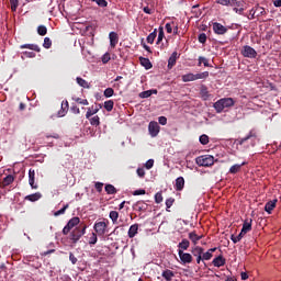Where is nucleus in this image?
<instances>
[{
	"label": "nucleus",
	"mask_w": 281,
	"mask_h": 281,
	"mask_svg": "<svg viewBox=\"0 0 281 281\" xmlns=\"http://www.w3.org/2000/svg\"><path fill=\"white\" fill-rule=\"evenodd\" d=\"M235 104L234 99L233 98H222L220 100H217L213 106L216 111V113L221 114L223 113L224 109H229L233 108Z\"/></svg>",
	"instance_id": "obj_1"
},
{
	"label": "nucleus",
	"mask_w": 281,
	"mask_h": 281,
	"mask_svg": "<svg viewBox=\"0 0 281 281\" xmlns=\"http://www.w3.org/2000/svg\"><path fill=\"white\" fill-rule=\"evenodd\" d=\"M259 138H258V132H256V130H250L249 133L247 134V136L243 137V138H237L236 143L239 146L245 145L246 143L250 142V146L255 147L256 144L258 143Z\"/></svg>",
	"instance_id": "obj_2"
},
{
	"label": "nucleus",
	"mask_w": 281,
	"mask_h": 281,
	"mask_svg": "<svg viewBox=\"0 0 281 281\" xmlns=\"http://www.w3.org/2000/svg\"><path fill=\"white\" fill-rule=\"evenodd\" d=\"M214 156L212 155H201L199 157L195 158V164L199 167H212L214 166Z\"/></svg>",
	"instance_id": "obj_3"
},
{
	"label": "nucleus",
	"mask_w": 281,
	"mask_h": 281,
	"mask_svg": "<svg viewBox=\"0 0 281 281\" xmlns=\"http://www.w3.org/2000/svg\"><path fill=\"white\" fill-rule=\"evenodd\" d=\"M109 220L98 221L93 225V229L98 236H104L108 233Z\"/></svg>",
	"instance_id": "obj_4"
},
{
	"label": "nucleus",
	"mask_w": 281,
	"mask_h": 281,
	"mask_svg": "<svg viewBox=\"0 0 281 281\" xmlns=\"http://www.w3.org/2000/svg\"><path fill=\"white\" fill-rule=\"evenodd\" d=\"M80 224V217H71L63 228V235L67 236L76 226Z\"/></svg>",
	"instance_id": "obj_5"
},
{
	"label": "nucleus",
	"mask_w": 281,
	"mask_h": 281,
	"mask_svg": "<svg viewBox=\"0 0 281 281\" xmlns=\"http://www.w3.org/2000/svg\"><path fill=\"white\" fill-rule=\"evenodd\" d=\"M241 55L245 58L256 59V57H258V52H256V49L254 47L246 45L241 49Z\"/></svg>",
	"instance_id": "obj_6"
},
{
	"label": "nucleus",
	"mask_w": 281,
	"mask_h": 281,
	"mask_svg": "<svg viewBox=\"0 0 281 281\" xmlns=\"http://www.w3.org/2000/svg\"><path fill=\"white\" fill-rule=\"evenodd\" d=\"M148 132H149V135L155 138L159 135L160 133V125L158 122L156 121H150L149 124H148Z\"/></svg>",
	"instance_id": "obj_7"
},
{
	"label": "nucleus",
	"mask_w": 281,
	"mask_h": 281,
	"mask_svg": "<svg viewBox=\"0 0 281 281\" xmlns=\"http://www.w3.org/2000/svg\"><path fill=\"white\" fill-rule=\"evenodd\" d=\"M178 255L181 263L189 265L193 262V256L190 252H186L183 250H178Z\"/></svg>",
	"instance_id": "obj_8"
},
{
	"label": "nucleus",
	"mask_w": 281,
	"mask_h": 281,
	"mask_svg": "<svg viewBox=\"0 0 281 281\" xmlns=\"http://www.w3.org/2000/svg\"><path fill=\"white\" fill-rule=\"evenodd\" d=\"M191 252L194 257H196V263L200 265L203 260L204 248L201 246H193Z\"/></svg>",
	"instance_id": "obj_9"
},
{
	"label": "nucleus",
	"mask_w": 281,
	"mask_h": 281,
	"mask_svg": "<svg viewBox=\"0 0 281 281\" xmlns=\"http://www.w3.org/2000/svg\"><path fill=\"white\" fill-rule=\"evenodd\" d=\"M227 26L218 23V22H214L213 23V32L216 34V35H225L227 34Z\"/></svg>",
	"instance_id": "obj_10"
},
{
	"label": "nucleus",
	"mask_w": 281,
	"mask_h": 281,
	"mask_svg": "<svg viewBox=\"0 0 281 281\" xmlns=\"http://www.w3.org/2000/svg\"><path fill=\"white\" fill-rule=\"evenodd\" d=\"M101 108H102V104H95V105H92L91 108H87L86 119L90 120V117L94 116L100 112Z\"/></svg>",
	"instance_id": "obj_11"
},
{
	"label": "nucleus",
	"mask_w": 281,
	"mask_h": 281,
	"mask_svg": "<svg viewBox=\"0 0 281 281\" xmlns=\"http://www.w3.org/2000/svg\"><path fill=\"white\" fill-rule=\"evenodd\" d=\"M216 4H220L222 7L240 8V1L238 0H216Z\"/></svg>",
	"instance_id": "obj_12"
},
{
	"label": "nucleus",
	"mask_w": 281,
	"mask_h": 281,
	"mask_svg": "<svg viewBox=\"0 0 281 281\" xmlns=\"http://www.w3.org/2000/svg\"><path fill=\"white\" fill-rule=\"evenodd\" d=\"M81 238L80 227H75L69 235V239L72 244H77Z\"/></svg>",
	"instance_id": "obj_13"
},
{
	"label": "nucleus",
	"mask_w": 281,
	"mask_h": 281,
	"mask_svg": "<svg viewBox=\"0 0 281 281\" xmlns=\"http://www.w3.org/2000/svg\"><path fill=\"white\" fill-rule=\"evenodd\" d=\"M29 184H30L31 189H33V190L38 189V184L35 183V169H33V168L29 169Z\"/></svg>",
	"instance_id": "obj_14"
},
{
	"label": "nucleus",
	"mask_w": 281,
	"mask_h": 281,
	"mask_svg": "<svg viewBox=\"0 0 281 281\" xmlns=\"http://www.w3.org/2000/svg\"><path fill=\"white\" fill-rule=\"evenodd\" d=\"M109 40L111 48H115L120 42V36L116 32H110Z\"/></svg>",
	"instance_id": "obj_15"
},
{
	"label": "nucleus",
	"mask_w": 281,
	"mask_h": 281,
	"mask_svg": "<svg viewBox=\"0 0 281 281\" xmlns=\"http://www.w3.org/2000/svg\"><path fill=\"white\" fill-rule=\"evenodd\" d=\"M133 209L137 212H146L148 210V204L140 200L134 203Z\"/></svg>",
	"instance_id": "obj_16"
},
{
	"label": "nucleus",
	"mask_w": 281,
	"mask_h": 281,
	"mask_svg": "<svg viewBox=\"0 0 281 281\" xmlns=\"http://www.w3.org/2000/svg\"><path fill=\"white\" fill-rule=\"evenodd\" d=\"M15 178L13 175L5 176L2 181L0 182V188H7L14 182Z\"/></svg>",
	"instance_id": "obj_17"
},
{
	"label": "nucleus",
	"mask_w": 281,
	"mask_h": 281,
	"mask_svg": "<svg viewBox=\"0 0 281 281\" xmlns=\"http://www.w3.org/2000/svg\"><path fill=\"white\" fill-rule=\"evenodd\" d=\"M139 231V224L135 223L133 225L130 226L128 232H127V236L128 238H135L138 234Z\"/></svg>",
	"instance_id": "obj_18"
},
{
	"label": "nucleus",
	"mask_w": 281,
	"mask_h": 281,
	"mask_svg": "<svg viewBox=\"0 0 281 281\" xmlns=\"http://www.w3.org/2000/svg\"><path fill=\"white\" fill-rule=\"evenodd\" d=\"M200 97L203 101H207L210 100V98L212 97V94H210V91L207 90V86L202 85L200 88Z\"/></svg>",
	"instance_id": "obj_19"
},
{
	"label": "nucleus",
	"mask_w": 281,
	"mask_h": 281,
	"mask_svg": "<svg viewBox=\"0 0 281 281\" xmlns=\"http://www.w3.org/2000/svg\"><path fill=\"white\" fill-rule=\"evenodd\" d=\"M203 238V235L196 234L195 231L189 233V239L192 241L194 247H198L199 241Z\"/></svg>",
	"instance_id": "obj_20"
},
{
	"label": "nucleus",
	"mask_w": 281,
	"mask_h": 281,
	"mask_svg": "<svg viewBox=\"0 0 281 281\" xmlns=\"http://www.w3.org/2000/svg\"><path fill=\"white\" fill-rule=\"evenodd\" d=\"M212 263L214 267L221 268V267H224V265L226 263V259L225 257H223V255H218L212 260Z\"/></svg>",
	"instance_id": "obj_21"
},
{
	"label": "nucleus",
	"mask_w": 281,
	"mask_h": 281,
	"mask_svg": "<svg viewBox=\"0 0 281 281\" xmlns=\"http://www.w3.org/2000/svg\"><path fill=\"white\" fill-rule=\"evenodd\" d=\"M245 166H247V161H243L241 164H235V165L231 166L228 172L231 175H236V173L240 172V169Z\"/></svg>",
	"instance_id": "obj_22"
},
{
	"label": "nucleus",
	"mask_w": 281,
	"mask_h": 281,
	"mask_svg": "<svg viewBox=\"0 0 281 281\" xmlns=\"http://www.w3.org/2000/svg\"><path fill=\"white\" fill-rule=\"evenodd\" d=\"M254 223L252 218H246L243 224L241 233L247 235V233L251 232V224Z\"/></svg>",
	"instance_id": "obj_23"
},
{
	"label": "nucleus",
	"mask_w": 281,
	"mask_h": 281,
	"mask_svg": "<svg viewBox=\"0 0 281 281\" xmlns=\"http://www.w3.org/2000/svg\"><path fill=\"white\" fill-rule=\"evenodd\" d=\"M139 64L142 67H144L146 70L153 69V63L150 61L149 58L146 57H139Z\"/></svg>",
	"instance_id": "obj_24"
},
{
	"label": "nucleus",
	"mask_w": 281,
	"mask_h": 281,
	"mask_svg": "<svg viewBox=\"0 0 281 281\" xmlns=\"http://www.w3.org/2000/svg\"><path fill=\"white\" fill-rule=\"evenodd\" d=\"M278 203V199H274V200H271V201H268L265 205V211L268 213V214H271L276 207V204Z\"/></svg>",
	"instance_id": "obj_25"
},
{
	"label": "nucleus",
	"mask_w": 281,
	"mask_h": 281,
	"mask_svg": "<svg viewBox=\"0 0 281 281\" xmlns=\"http://www.w3.org/2000/svg\"><path fill=\"white\" fill-rule=\"evenodd\" d=\"M191 246V243L188 238H183L179 244H178V250L184 251L188 250Z\"/></svg>",
	"instance_id": "obj_26"
},
{
	"label": "nucleus",
	"mask_w": 281,
	"mask_h": 281,
	"mask_svg": "<svg viewBox=\"0 0 281 281\" xmlns=\"http://www.w3.org/2000/svg\"><path fill=\"white\" fill-rule=\"evenodd\" d=\"M181 80L184 83L194 82V81H196L195 74L189 72V74L182 75Z\"/></svg>",
	"instance_id": "obj_27"
},
{
	"label": "nucleus",
	"mask_w": 281,
	"mask_h": 281,
	"mask_svg": "<svg viewBox=\"0 0 281 281\" xmlns=\"http://www.w3.org/2000/svg\"><path fill=\"white\" fill-rule=\"evenodd\" d=\"M43 198V194L41 192H35V193H32V194H29L25 196V200L26 201H30V202H37L40 201L41 199Z\"/></svg>",
	"instance_id": "obj_28"
},
{
	"label": "nucleus",
	"mask_w": 281,
	"mask_h": 281,
	"mask_svg": "<svg viewBox=\"0 0 281 281\" xmlns=\"http://www.w3.org/2000/svg\"><path fill=\"white\" fill-rule=\"evenodd\" d=\"M178 52H173L168 59V69H172L177 65Z\"/></svg>",
	"instance_id": "obj_29"
},
{
	"label": "nucleus",
	"mask_w": 281,
	"mask_h": 281,
	"mask_svg": "<svg viewBox=\"0 0 281 281\" xmlns=\"http://www.w3.org/2000/svg\"><path fill=\"white\" fill-rule=\"evenodd\" d=\"M21 49H30L36 53H41V47L37 44H23L20 46Z\"/></svg>",
	"instance_id": "obj_30"
},
{
	"label": "nucleus",
	"mask_w": 281,
	"mask_h": 281,
	"mask_svg": "<svg viewBox=\"0 0 281 281\" xmlns=\"http://www.w3.org/2000/svg\"><path fill=\"white\" fill-rule=\"evenodd\" d=\"M186 187V179L184 177H178L176 179V190L177 191H182Z\"/></svg>",
	"instance_id": "obj_31"
},
{
	"label": "nucleus",
	"mask_w": 281,
	"mask_h": 281,
	"mask_svg": "<svg viewBox=\"0 0 281 281\" xmlns=\"http://www.w3.org/2000/svg\"><path fill=\"white\" fill-rule=\"evenodd\" d=\"M161 277L166 281H172V278L175 277V272L171 269H166L162 271Z\"/></svg>",
	"instance_id": "obj_32"
},
{
	"label": "nucleus",
	"mask_w": 281,
	"mask_h": 281,
	"mask_svg": "<svg viewBox=\"0 0 281 281\" xmlns=\"http://www.w3.org/2000/svg\"><path fill=\"white\" fill-rule=\"evenodd\" d=\"M88 121L91 126L98 127L101 125V119L99 115L89 116Z\"/></svg>",
	"instance_id": "obj_33"
},
{
	"label": "nucleus",
	"mask_w": 281,
	"mask_h": 281,
	"mask_svg": "<svg viewBox=\"0 0 281 281\" xmlns=\"http://www.w3.org/2000/svg\"><path fill=\"white\" fill-rule=\"evenodd\" d=\"M158 36V30L155 29L148 36H147V43L153 45Z\"/></svg>",
	"instance_id": "obj_34"
},
{
	"label": "nucleus",
	"mask_w": 281,
	"mask_h": 281,
	"mask_svg": "<svg viewBox=\"0 0 281 281\" xmlns=\"http://www.w3.org/2000/svg\"><path fill=\"white\" fill-rule=\"evenodd\" d=\"M104 190L109 195H114L117 193V189L111 183L105 184Z\"/></svg>",
	"instance_id": "obj_35"
},
{
	"label": "nucleus",
	"mask_w": 281,
	"mask_h": 281,
	"mask_svg": "<svg viewBox=\"0 0 281 281\" xmlns=\"http://www.w3.org/2000/svg\"><path fill=\"white\" fill-rule=\"evenodd\" d=\"M76 82L79 87H81L83 89H89L90 88L89 82L86 79L81 78V77H77Z\"/></svg>",
	"instance_id": "obj_36"
},
{
	"label": "nucleus",
	"mask_w": 281,
	"mask_h": 281,
	"mask_svg": "<svg viewBox=\"0 0 281 281\" xmlns=\"http://www.w3.org/2000/svg\"><path fill=\"white\" fill-rule=\"evenodd\" d=\"M109 218L112 221V223L117 224L120 213L117 211H110Z\"/></svg>",
	"instance_id": "obj_37"
},
{
	"label": "nucleus",
	"mask_w": 281,
	"mask_h": 281,
	"mask_svg": "<svg viewBox=\"0 0 281 281\" xmlns=\"http://www.w3.org/2000/svg\"><path fill=\"white\" fill-rule=\"evenodd\" d=\"M245 237V233H243L240 231V233L236 236L234 234L231 235V240L234 243V244H238L240 240H243V238Z\"/></svg>",
	"instance_id": "obj_38"
},
{
	"label": "nucleus",
	"mask_w": 281,
	"mask_h": 281,
	"mask_svg": "<svg viewBox=\"0 0 281 281\" xmlns=\"http://www.w3.org/2000/svg\"><path fill=\"white\" fill-rule=\"evenodd\" d=\"M194 75H195V81L205 80V79L210 78V71H203V72H199V74H194Z\"/></svg>",
	"instance_id": "obj_39"
},
{
	"label": "nucleus",
	"mask_w": 281,
	"mask_h": 281,
	"mask_svg": "<svg viewBox=\"0 0 281 281\" xmlns=\"http://www.w3.org/2000/svg\"><path fill=\"white\" fill-rule=\"evenodd\" d=\"M114 105H115V103L113 100H108L104 102L103 108L105 109L106 112H112L114 109Z\"/></svg>",
	"instance_id": "obj_40"
},
{
	"label": "nucleus",
	"mask_w": 281,
	"mask_h": 281,
	"mask_svg": "<svg viewBox=\"0 0 281 281\" xmlns=\"http://www.w3.org/2000/svg\"><path fill=\"white\" fill-rule=\"evenodd\" d=\"M91 2L95 3L101 9L109 7V2L106 0H91Z\"/></svg>",
	"instance_id": "obj_41"
},
{
	"label": "nucleus",
	"mask_w": 281,
	"mask_h": 281,
	"mask_svg": "<svg viewBox=\"0 0 281 281\" xmlns=\"http://www.w3.org/2000/svg\"><path fill=\"white\" fill-rule=\"evenodd\" d=\"M68 209H69V203L65 204L60 210L54 212V216L58 217L60 215H64Z\"/></svg>",
	"instance_id": "obj_42"
},
{
	"label": "nucleus",
	"mask_w": 281,
	"mask_h": 281,
	"mask_svg": "<svg viewBox=\"0 0 281 281\" xmlns=\"http://www.w3.org/2000/svg\"><path fill=\"white\" fill-rule=\"evenodd\" d=\"M202 65H203L204 67H210V60H209L207 58L203 57V56H200V57H199L198 66H199V67H202Z\"/></svg>",
	"instance_id": "obj_43"
},
{
	"label": "nucleus",
	"mask_w": 281,
	"mask_h": 281,
	"mask_svg": "<svg viewBox=\"0 0 281 281\" xmlns=\"http://www.w3.org/2000/svg\"><path fill=\"white\" fill-rule=\"evenodd\" d=\"M47 32H48V30H47V27L45 25H38L37 26V34L40 36H46Z\"/></svg>",
	"instance_id": "obj_44"
},
{
	"label": "nucleus",
	"mask_w": 281,
	"mask_h": 281,
	"mask_svg": "<svg viewBox=\"0 0 281 281\" xmlns=\"http://www.w3.org/2000/svg\"><path fill=\"white\" fill-rule=\"evenodd\" d=\"M165 38V30L164 27H159L158 37H157V45L161 44Z\"/></svg>",
	"instance_id": "obj_45"
},
{
	"label": "nucleus",
	"mask_w": 281,
	"mask_h": 281,
	"mask_svg": "<svg viewBox=\"0 0 281 281\" xmlns=\"http://www.w3.org/2000/svg\"><path fill=\"white\" fill-rule=\"evenodd\" d=\"M199 140L201 145L206 146L207 144H210V136H207L206 134H202Z\"/></svg>",
	"instance_id": "obj_46"
},
{
	"label": "nucleus",
	"mask_w": 281,
	"mask_h": 281,
	"mask_svg": "<svg viewBox=\"0 0 281 281\" xmlns=\"http://www.w3.org/2000/svg\"><path fill=\"white\" fill-rule=\"evenodd\" d=\"M53 46V41L49 37L44 38L43 47L45 49H50Z\"/></svg>",
	"instance_id": "obj_47"
},
{
	"label": "nucleus",
	"mask_w": 281,
	"mask_h": 281,
	"mask_svg": "<svg viewBox=\"0 0 281 281\" xmlns=\"http://www.w3.org/2000/svg\"><path fill=\"white\" fill-rule=\"evenodd\" d=\"M255 11H256V13H257L256 18H260V16H262V15H267V11H266L265 8H262V7H257V8L255 9Z\"/></svg>",
	"instance_id": "obj_48"
},
{
	"label": "nucleus",
	"mask_w": 281,
	"mask_h": 281,
	"mask_svg": "<svg viewBox=\"0 0 281 281\" xmlns=\"http://www.w3.org/2000/svg\"><path fill=\"white\" fill-rule=\"evenodd\" d=\"M114 93L115 91L113 88H106L103 92V95L109 99V98H112Z\"/></svg>",
	"instance_id": "obj_49"
},
{
	"label": "nucleus",
	"mask_w": 281,
	"mask_h": 281,
	"mask_svg": "<svg viewBox=\"0 0 281 281\" xmlns=\"http://www.w3.org/2000/svg\"><path fill=\"white\" fill-rule=\"evenodd\" d=\"M98 243V234L92 233L91 236L89 237V245H95Z\"/></svg>",
	"instance_id": "obj_50"
},
{
	"label": "nucleus",
	"mask_w": 281,
	"mask_h": 281,
	"mask_svg": "<svg viewBox=\"0 0 281 281\" xmlns=\"http://www.w3.org/2000/svg\"><path fill=\"white\" fill-rule=\"evenodd\" d=\"M11 5V11L15 12L19 8V0H9Z\"/></svg>",
	"instance_id": "obj_51"
},
{
	"label": "nucleus",
	"mask_w": 281,
	"mask_h": 281,
	"mask_svg": "<svg viewBox=\"0 0 281 281\" xmlns=\"http://www.w3.org/2000/svg\"><path fill=\"white\" fill-rule=\"evenodd\" d=\"M173 26H175V22L166 23L165 29H166L168 34H172L173 33Z\"/></svg>",
	"instance_id": "obj_52"
},
{
	"label": "nucleus",
	"mask_w": 281,
	"mask_h": 281,
	"mask_svg": "<svg viewBox=\"0 0 281 281\" xmlns=\"http://www.w3.org/2000/svg\"><path fill=\"white\" fill-rule=\"evenodd\" d=\"M200 44H205L207 42V35L205 33H201L198 37Z\"/></svg>",
	"instance_id": "obj_53"
},
{
	"label": "nucleus",
	"mask_w": 281,
	"mask_h": 281,
	"mask_svg": "<svg viewBox=\"0 0 281 281\" xmlns=\"http://www.w3.org/2000/svg\"><path fill=\"white\" fill-rule=\"evenodd\" d=\"M155 202H156L157 204H160V203L164 202V196H162V193H161V192H157V193L155 194Z\"/></svg>",
	"instance_id": "obj_54"
},
{
	"label": "nucleus",
	"mask_w": 281,
	"mask_h": 281,
	"mask_svg": "<svg viewBox=\"0 0 281 281\" xmlns=\"http://www.w3.org/2000/svg\"><path fill=\"white\" fill-rule=\"evenodd\" d=\"M101 60H102V64H104V65L109 64V63L111 61V55H110V53H105V54L102 56Z\"/></svg>",
	"instance_id": "obj_55"
},
{
	"label": "nucleus",
	"mask_w": 281,
	"mask_h": 281,
	"mask_svg": "<svg viewBox=\"0 0 281 281\" xmlns=\"http://www.w3.org/2000/svg\"><path fill=\"white\" fill-rule=\"evenodd\" d=\"M212 257H213V254H211V252L207 250V251L203 252V255H202V260H203V261H209V260L212 259Z\"/></svg>",
	"instance_id": "obj_56"
},
{
	"label": "nucleus",
	"mask_w": 281,
	"mask_h": 281,
	"mask_svg": "<svg viewBox=\"0 0 281 281\" xmlns=\"http://www.w3.org/2000/svg\"><path fill=\"white\" fill-rule=\"evenodd\" d=\"M151 97V91L150 90H146L139 93V98L140 99H148Z\"/></svg>",
	"instance_id": "obj_57"
},
{
	"label": "nucleus",
	"mask_w": 281,
	"mask_h": 281,
	"mask_svg": "<svg viewBox=\"0 0 281 281\" xmlns=\"http://www.w3.org/2000/svg\"><path fill=\"white\" fill-rule=\"evenodd\" d=\"M75 102L85 106L89 105V101L87 99L76 98Z\"/></svg>",
	"instance_id": "obj_58"
},
{
	"label": "nucleus",
	"mask_w": 281,
	"mask_h": 281,
	"mask_svg": "<svg viewBox=\"0 0 281 281\" xmlns=\"http://www.w3.org/2000/svg\"><path fill=\"white\" fill-rule=\"evenodd\" d=\"M154 166H155V160H154V159H148V160L146 161V164H145V168H146L147 170L153 169Z\"/></svg>",
	"instance_id": "obj_59"
},
{
	"label": "nucleus",
	"mask_w": 281,
	"mask_h": 281,
	"mask_svg": "<svg viewBox=\"0 0 281 281\" xmlns=\"http://www.w3.org/2000/svg\"><path fill=\"white\" fill-rule=\"evenodd\" d=\"M77 228H79L80 235L85 236L87 234L88 225H79V226H77Z\"/></svg>",
	"instance_id": "obj_60"
},
{
	"label": "nucleus",
	"mask_w": 281,
	"mask_h": 281,
	"mask_svg": "<svg viewBox=\"0 0 281 281\" xmlns=\"http://www.w3.org/2000/svg\"><path fill=\"white\" fill-rule=\"evenodd\" d=\"M69 260H70L71 265H77V262H78V258L75 256V254L72 251L69 252Z\"/></svg>",
	"instance_id": "obj_61"
},
{
	"label": "nucleus",
	"mask_w": 281,
	"mask_h": 281,
	"mask_svg": "<svg viewBox=\"0 0 281 281\" xmlns=\"http://www.w3.org/2000/svg\"><path fill=\"white\" fill-rule=\"evenodd\" d=\"M146 194V190L145 189H137L133 192L134 196H139V195H145Z\"/></svg>",
	"instance_id": "obj_62"
},
{
	"label": "nucleus",
	"mask_w": 281,
	"mask_h": 281,
	"mask_svg": "<svg viewBox=\"0 0 281 281\" xmlns=\"http://www.w3.org/2000/svg\"><path fill=\"white\" fill-rule=\"evenodd\" d=\"M175 204V199L173 198H169L166 200V207L167 209H171Z\"/></svg>",
	"instance_id": "obj_63"
},
{
	"label": "nucleus",
	"mask_w": 281,
	"mask_h": 281,
	"mask_svg": "<svg viewBox=\"0 0 281 281\" xmlns=\"http://www.w3.org/2000/svg\"><path fill=\"white\" fill-rule=\"evenodd\" d=\"M158 122L160 125L166 126L168 124V119L166 116H159Z\"/></svg>",
	"instance_id": "obj_64"
}]
</instances>
